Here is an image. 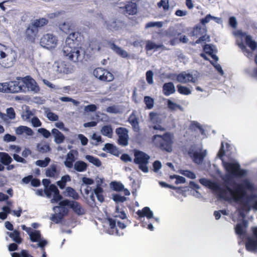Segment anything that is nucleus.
Returning a JSON list of instances; mask_svg holds the SVG:
<instances>
[{
    "instance_id": "nucleus-21",
    "label": "nucleus",
    "mask_w": 257,
    "mask_h": 257,
    "mask_svg": "<svg viewBox=\"0 0 257 257\" xmlns=\"http://www.w3.org/2000/svg\"><path fill=\"white\" fill-rule=\"evenodd\" d=\"M245 248L249 251H254L257 250V240L252 237H248L245 242Z\"/></svg>"
},
{
    "instance_id": "nucleus-59",
    "label": "nucleus",
    "mask_w": 257,
    "mask_h": 257,
    "mask_svg": "<svg viewBox=\"0 0 257 257\" xmlns=\"http://www.w3.org/2000/svg\"><path fill=\"white\" fill-rule=\"evenodd\" d=\"M113 199L116 202H123L126 200V198L120 195L115 194L113 195Z\"/></svg>"
},
{
    "instance_id": "nucleus-19",
    "label": "nucleus",
    "mask_w": 257,
    "mask_h": 257,
    "mask_svg": "<svg viewBox=\"0 0 257 257\" xmlns=\"http://www.w3.org/2000/svg\"><path fill=\"white\" fill-rule=\"evenodd\" d=\"M60 174V171L57 170V165L52 164L46 170L45 174L47 177L51 178H56Z\"/></svg>"
},
{
    "instance_id": "nucleus-13",
    "label": "nucleus",
    "mask_w": 257,
    "mask_h": 257,
    "mask_svg": "<svg viewBox=\"0 0 257 257\" xmlns=\"http://www.w3.org/2000/svg\"><path fill=\"white\" fill-rule=\"evenodd\" d=\"M115 132L118 137V144L122 146H127L129 138L127 130L125 127H120L116 129Z\"/></svg>"
},
{
    "instance_id": "nucleus-15",
    "label": "nucleus",
    "mask_w": 257,
    "mask_h": 257,
    "mask_svg": "<svg viewBox=\"0 0 257 257\" xmlns=\"http://www.w3.org/2000/svg\"><path fill=\"white\" fill-rule=\"evenodd\" d=\"M176 80L178 82L184 84L189 82L195 83L197 80V78L194 77L193 75L190 73L183 72L177 75Z\"/></svg>"
},
{
    "instance_id": "nucleus-36",
    "label": "nucleus",
    "mask_w": 257,
    "mask_h": 257,
    "mask_svg": "<svg viewBox=\"0 0 257 257\" xmlns=\"http://www.w3.org/2000/svg\"><path fill=\"white\" fill-rule=\"evenodd\" d=\"M70 181V176L69 175H65L61 177L60 181L57 182V184L61 189H63L66 186L67 182Z\"/></svg>"
},
{
    "instance_id": "nucleus-26",
    "label": "nucleus",
    "mask_w": 257,
    "mask_h": 257,
    "mask_svg": "<svg viewBox=\"0 0 257 257\" xmlns=\"http://www.w3.org/2000/svg\"><path fill=\"white\" fill-rule=\"evenodd\" d=\"M75 161V158L73 154V151H71L66 156V160L64 161V165L68 168H72L73 166V163Z\"/></svg>"
},
{
    "instance_id": "nucleus-48",
    "label": "nucleus",
    "mask_w": 257,
    "mask_h": 257,
    "mask_svg": "<svg viewBox=\"0 0 257 257\" xmlns=\"http://www.w3.org/2000/svg\"><path fill=\"white\" fill-rule=\"evenodd\" d=\"M190 128L191 130H195V128H197L200 130L201 134H203L204 133V130L202 128V127L200 125V123L197 121H193L191 122L190 125Z\"/></svg>"
},
{
    "instance_id": "nucleus-55",
    "label": "nucleus",
    "mask_w": 257,
    "mask_h": 257,
    "mask_svg": "<svg viewBox=\"0 0 257 257\" xmlns=\"http://www.w3.org/2000/svg\"><path fill=\"white\" fill-rule=\"evenodd\" d=\"M17 138L15 136L7 134L4 136V141L6 142H15L16 141Z\"/></svg>"
},
{
    "instance_id": "nucleus-62",
    "label": "nucleus",
    "mask_w": 257,
    "mask_h": 257,
    "mask_svg": "<svg viewBox=\"0 0 257 257\" xmlns=\"http://www.w3.org/2000/svg\"><path fill=\"white\" fill-rule=\"evenodd\" d=\"M203 50L205 53L211 55L213 53V50L212 46L209 44H205L203 47Z\"/></svg>"
},
{
    "instance_id": "nucleus-57",
    "label": "nucleus",
    "mask_w": 257,
    "mask_h": 257,
    "mask_svg": "<svg viewBox=\"0 0 257 257\" xmlns=\"http://www.w3.org/2000/svg\"><path fill=\"white\" fill-rule=\"evenodd\" d=\"M212 19H217V17L212 16L210 14L207 15L204 18L201 19L200 23L202 25L208 23Z\"/></svg>"
},
{
    "instance_id": "nucleus-37",
    "label": "nucleus",
    "mask_w": 257,
    "mask_h": 257,
    "mask_svg": "<svg viewBox=\"0 0 257 257\" xmlns=\"http://www.w3.org/2000/svg\"><path fill=\"white\" fill-rule=\"evenodd\" d=\"M103 189L101 187L100 185L98 184L96 188L94 190L95 194L98 201L100 202H102L104 200V196L102 195Z\"/></svg>"
},
{
    "instance_id": "nucleus-46",
    "label": "nucleus",
    "mask_w": 257,
    "mask_h": 257,
    "mask_svg": "<svg viewBox=\"0 0 257 257\" xmlns=\"http://www.w3.org/2000/svg\"><path fill=\"white\" fill-rule=\"evenodd\" d=\"M38 150L41 153H46L49 152L51 150L50 147L49 145L44 144L40 145L38 144L37 146Z\"/></svg>"
},
{
    "instance_id": "nucleus-11",
    "label": "nucleus",
    "mask_w": 257,
    "mask_h": 257,
    "mask_svg": "<svg viewBox=\"0 0 257 257\" xmlns=\"http://www.w3.org/2000/svg\"><path fill=\"white\" fill-rule=\"evenodd\" d=\"M59 205L64 207L69 206L70 208L72 209L73 211L78 215H83L85 213V210L82 207L80 204L75 201H70L68 199H65L60 201Z\"/></svg>"
},
{
    "instance_id": "nucleus-30",
    "label": "nucleus",
    "mask_w": 257,
    "mask_h": 257,
    "mask_svg": "<svg viewBox=\"0 0 257 257\" xmlns=\"http://www.w3.org/2000/svg\"><path fill=\"white\" fill-rule=\"evenodd\" d=\"M48 23L49 21L47 19L45 18H42L35 20L34 22L31 24V25L38 30V28L43 27L47 25L48 24Z\"/></svg>"
},
{
    "instance_id": "nucleus-40",
    "label": "nucleus",
    "mask_w": 257,
    "mask_h": 257,
    "mask_svg": "<svg viewBox=\"0 0 257 257\" xmlns=\"http://www.w3.org/2000/svg\"><path fill=\"white\" fill-rule=\"evenodd\" d=\"M85 158L90 163L93 164L97 167H99L101 165V161L97 158L91 155H86Z\"/></svg>"
},
{
    "instance_id": "nucleus-5",
    "label": "nucleus",
    "mask_w": 257,
    "mask_h": 257,
    "mask_svg": "<svg viewBox=\"0 0 257 257\" xmlns=\"http://www.w3.org/2000/svg\"><path fill=\"white\" fill-rule=\"evenodd\" d=\"M134 162L139 165V168L142 172L147 173L149 171L148 164L149 162L150 157L145 152L137 150L134 153Z\"/></svg>"
},
{
    "instance_id": "nucleus-49",
    "label": "nucleus",
    "mask_w": 257,
    "mask_h": 257,
    "mask_svg": "<svg viewBox=\"0 0 257 257\" xmlns=\"http://www.w3.org/2000/svg\"><path fill=\"white\" fill-rule=\"evenodd\" d=\"M46 116L51 121H57L59 119L57 114L50 111H46Z\"/></svg>"
},
{
    "instance_id": "nucleus-16",
    "label": "nucleus",
    "mask_w": 257,
    "mask_h": 257,
    "mask_svg": "<svg viewBox=\"0 0 257 257\" xmlns=\"http://www.w3.org/2000/svg\"><path fill=\"white\" fill-rule=\"evenodd\" d=\"M38 34V30L30 25L25 32V37L27 41L31 43H34Z\"/></svg>"
},
{
    "instance_id": "nucleus-32",
    "label": "nucleus",
    "mask_w": 257,
    "mask_h": 257,
    "mask_svg": "<svg viewBox=\"0 0 257 257\" xmlns=\"http://www.w3.org/2000/svg\"><path fill=\"white\" fill-rule=\"evenodd\" d=\"M100 132L102 135L109 138H112L113 136V131L111 125H105L103 126Z\"/></svg>"
},
{
    "instance_id": "nucleus-35",
    "label": "nucleus",
    "mask_w": 257,
    "mask_h": 257,
    "mask_svg": "<svg viewBox=\"0 0 257 257\" xmlns=\"http://www.w3.org/2000/svg\"><path fill=\"white\" fill-rule=\"evenodd\" d=\"M101 43L95 38L91 39L89 43V46L92 50L99 51L101 48Z\"/></svg>"
},
{
    "instance_id": "nucleus-53",
    "label": "nucleus",
    "mask_w": 257,
    "mask_h": 257,
    "mask_svg": "<svg viewBox=\"0 0 257 257\" xmlns=\"http://www.w3.org/2000/svg\"><path fill=\"white\" fill-rule=\"evenodd\" d=\"M171 178H176L175 184H178L181 183H184L186 181V179L184 177L178 175H173L171 176Z\"/></svg>"
},
{
    "instance_id": "nucleus-2",
    "label": "nucleus",
    "mask_w": 257,
    "mask_h": 257,
    "mask_svg": "<svg viewBox=\"0 0 257 257\" xmlns=\"http://www.w3.org/2000/svg\"><path fill=\"white\" fill-rule=\"evenodd\" d=\"M81 36L78 32L70 33L63 48L64 55L70 61L77 62L83 59L84 52L81 43Z\"/></svg>"
},
{
    "instance_id": "nucleus-58",
    "label": "nucleus",
    "mask_w": 257,
    "mask_h": 257,
    "mask_svg": "<svg viewBox=\"0 0 257 257\" xmlns=\"http://www.w3.org/2000/svg\"><path fill=\"white\" fill-rule=\"evenodd\" d=\"M167 103L168 108L172 110H175L177 108H179L180 107L179 105L174 103L170 100H168Z\"/></svg>"
},
{
    "instance_id": "nucleus-38",
    "label": "nucleus",
    "mask_w": 257,
    "mask_h": 257,
    "mask_svg": "<svg viewBox=\"0 0 257 257\" xmlns=\"http://www.w3.org/2000/svg\"><path fill=\"white\" fill-rule=\"evenodd\" d=\"M58 27L59 29L65 33H68L71 30L72 26L68 22H64L59 24Z\"/></svg>"
},
{
    "instance_id": "nucleus-39",
    "label": "nucleus",
    "mask_w": 257,
    "mask_h": 257,
    "mask_svg": "<svg viewBox=\"0 0 257 257\" xmlns=\"http://www.w3.org/2000/svg\"><path fill=\"white\" fill-rule=\"evenodd\" d=\"M177 88L178 92L181 94L188 95L191 93L190 89L186 86L179 84L177 85Z\"/></svg>"
},
{
    "instance_id": "nucleus-33",
    "label": "nucleus",
    "mask_w": 257,
    "mask_h": 257,
    "mask_svg": "<svg viewBox=\"0 0 257 257\" xmlns=\"http://www.w3.org/2000/svg\"><path fill=\"white\" fill-rule=\"evenodd\" d=\"M161 48L162 50H167L166 47L163 44H156L151 41H148L146 43L145 49L147 51H150L154 49Z\"/></svg>"
},
{
    "instance_id": "nucleus-61",
    "label": "nucleus",
    "mask_w": 257,
    "mask_h": 257,
    "mask_svg": "<svg viewBox=\"0 0 257 257\" xmlns=\"http://www.w3.org/2000/svg\"><path fill=\"white\" fill-rule=\"evenodd\" d=\"M32 123L34 127H39L42 125V122L39 120V119L36 117L34 116L32 118Z\"/></svg>"
},
{
    "instance_id": "nucleus-63",
    "label": "nucleus",
    "mask_w": 257,
    "mask_h": 257,
    "mask_svg": "<svg viewBox=\"0 0 257 257\" xmlns=\"http://www.w3.org/2000/svg\"><path fill=\"white\" fill-rule=\"evenodd\" d=\"M132 99L133 101L136 103L138 104L140 103L142 100V97H139L136 93V89L135 88L133 91V95H132Z\"/></svg>"
},
{
    "instance_id": "nucleus-10",
    "label": "nucleus",
    "mask_w": 257,
    "mask_h": 257,
    "mask_svg": "<svg viewBox=\"0 0 257 257\" xmlns=\"http://www.w3.org/2000/svg\"><path fill=\"white\" fill-rule=\"evenodd\" d=\"M57 39L53 34H47L44 35L40 39V44L42 46L48 49L54 48L57 44Z\"/></svg>"
},
{
    "instance_id": "nucleus-22",
    "label": "nucleus",
    "mask_w": 257,
    "mask_h": 257,
    "mask_svg": "<svg viewBox=\"0 0 257 257\" xmlns=\"http://www.w3.org/2000/svg\"><path fill=\"white\" fill-rule=\"evenodd\" d=\"M163 92L165 95L169 96L175 92V86L172 82L165 83L163 86Z\"/></svg>"
},
{
    "instance_id": "nucleus-4",
    "label": "nucleus",
    "mask_w": 257,
    "mask_h": 257,
    "mask_svg": "<svg viewBox=\"0 0 257 257\" xmlns=\"http://www.w3.org/2000/svg\"><path fill=\"white\" fill-rule=\"evenodd\" d=\"M222 164L227 173L226 178L228 181H230L231 178L243 177L247 174V171L241 169L240 165L237 163L223 161Z\"/></svg>"
},
{
    "instance_id": "nucleus-3",
    "label": "nucleus",
    "mask_w": 257,
    "mask_h": 257,
    "mask_svg": "<svg viewBox=\"0 0 257 257\" xmlns=\"http://www.w3.org/2000/svg\"><path fill=\"white\" fill-rule=\"evenodd\" d=\"M174 140V134L170 132H165L162 135H154L152 138L153 143L157 148L168 153L173 150Z\"/></svg>"
},
{
    "instance_id": "nucleus-45",
    "label": "nucleus",
    "mask_w": 257,
    "mask_h": 257,
    "mask_svg": "<svg viewBox=\"0 0 257 257\" xmlns=\"http://www.w3.org/2000/svg\"><path fill=\"white\" fill-rule=\"evenodd\" d=\"M51 160L49 158L46 157L44 160H38L36 162V165L41 167H46L49 164Z\"/></svg>"
},
{
    "instance_id": "nucleus-24",
    "label": "nucleus",
    "mask_w": 257,
    "mask_h": 257,
    "mask_svg": "<svg viewBox=\"0 0 257 257\" xmlns=\"http://www.w3.org/2000/svg\"><path fill=\"white\" fill-rule=\"evenodd\" d=\"M52 134L54 137V141L57 144L62 143L65 140L64 135L57 128L52 130Z\"/></svg>"
},
{
    "instance_id": "nucleus-25",
    "label": "nucleus",
    "mask_w": 257,
    "mask_h": 257,
    "mask_svg": "<svg viewBox=\"0 0 257 257\" xmlns=\"http://www.w3.org/2000/svg\"><path fill=\"white\" fill-rule=\"evenodd\" d=\"M7 234L16 243L20 244L23 241L21 237L20 232L18 230H14L13 232H7Z\"/></svg>"
},
{
    "instance_id": "nucleus-47",
    "label": "nucleus",
    "mask_w": 257,
    "mask_h": 257,
    "mask_svg": "<svg viewBox=\"0 0 257 257\" xmlns=\"http://www.w3.org/2000/svg\"><path fill=\"white\" fill-rule=\"evenodd\" d=\"M112 188L116 191H122L124 188V186L122 184L117 182H112L111 183Z\"/></svg>"
},
{
    "instance_id": "nucleus-12",
    "label": "nucleus",
    "mask_w": 257,
    "mask_h": 257,
    "mask_svg": "<svg viewBox=\"0 0 257 257\" xmlns=\"http://www.w3.org/2000/svg\"><path fill=\"white\" fill-rule=\"evenodd\" d=\"M149 117L152 123L154 124V125L149 126L150 129L153 128L154 130H158L161 132L165 131V128L160 125L162 123V119L157 112H150Z\"/></svg>"
},
{
    "instance_id": "nucleus-64",
    "label": "nucleus",
    "mask_w": 257,
    "mask_h": 257,
    "mask_svg": "<svg viewBox=\"0 0 257 257\" xmlns=\"http://www.w3.org/2000/svg\"><path fill=\"white\" fill-rule=\"evenodd\" d=\"M78 138L80 140L81 143L83 146H85L87 144L88 140L84 135L79 134L78 135Z\"/></svg>"
},
{
    "instance_id": "nucleus-28",
    "label": "nucleus",
    "mask_w": 257,
    "mask_h": 257,
    "mask_svg": "<svg viewBox=\"0 0 257 257\" xmlns=\"http://www.w3.org/2000/svg\"><path fill=\"white\" fill-rule=\"evenodd\" d=\"M87 164L82 161H77L74 165V169L79 172H84L87 170Z\"/></svg>"
},
{
    "instance_id": "nucleus-7",
    "label": "nucleus",
    "mask_w": 257,
    "mask_h": 257,
    "mask_svg": "<svg viewBox=\"0 0 257 257\" xmlns=\"http://www.w3.org/2000/svg\"><path fill=\"white\" fill-rule=\"evenodd\" d=\"M17 80H21L22 92L37 91L39 87L36 81L30 76H26L24 77H18Z\"/></svg>"
},
{
    "instance_id": "nucleus-17",
    "label": "nucleus",
    "mask_w": 257,
    "mask_h": 257,
    "mask_svg": "<svg viewBox=\"0 0 257 257\" xmlns=\"http://www.w3.org/2000/svg\"><path fill=\"white\" fill-rule=\"evenodd\" d=\"M56 208L60 209V211L58 214H54L52 217V220L56 223H59L63 218V217L66 216L69 210L67 207H64L62 206H55L54 207V209L55 210Z\"/></svg>"
},
{
    "instance_id": "nucleus-23",
    "label": "nucleus",
    "mask_w": 257,
    "mask_h": 257,
    "mask_svg": "<svg viewBox=\"0 0 257 257\" xmlns=\"http://www.w3.org/2000/svg\"><path fill=\"white\" fill-rule=\"evenodd\" d=\"M247 224L248 222L246 220H243L241 223H237L235 227V233L239 235L244 234Z\"/></svg>"
},
{
    "instance_id": "nucleus-1",
    "label": "nucleus",
    "mask_w": 257,
    "mask_h": 257,
    "mask_svg": "<svg viewBox=\"0 0 257 257\" xmlns=\"http://www.w3.org/2000/svg\"><path fill=\"white\" fill-rule=\"evenodd\" d=\"M199 182L205 187L217 190L218 197L225 201H228L231 199L227 195L228 192L234 201L238 202L243 200L245 198H247V190L252 191L253 189V184L247 179L243 180L241 184L236 183L234 181L232 183H230L231 186L234 187L233 189L227 186L223 188H220L216 183L206 178L200 179Z\"/></svg>"
},
{
    "instance_id": "nucleus-52",
    "label": "nucleus",
    "mask_w": 257,
    "mask_h": 257,
    "mask_svg": "<svg viewBox=\"0 0 257 257\" xmlns=\"http://www.w3.org/2000/svg\"><path fill=\"white\" fill-rule=\"evenodd\" d=\"M97 109L95 104H91L84 107V110L85 112H95Z\"/></svg>"
},
{
    "instance_id": "nucleus-27",
    "label": "nucleus",
    "mask_w": 257,
    "mask_h": 257,
    "mask_svg": "<svg viewBox=\"0 0 257 257\" xmlns=\"http://www.w3.org/2000/svg\"><path fill=\"white\" fill-rule=\"evenodd\" d=\"M109 222V227L108 232L110 234H116L118 235V230L116 225V221L111 218H108L107 219Z\"/></svg>"
},
{
    "instance_id": "nucleus-43",
    "label": "nucleus",
    "mask_w": 257,
    "mask_h": 257,
    "mask_svg": "<svg viewBox=\"0 0 257 257\" xmlns=\"http://www.w3.org/2000/svg\"><path fill=\"white\" fill-rule=\"evenodd\" d=\"M30 239L32 242H37L41 239V233L39 230H34L30 234Z\"/></svg>"
},
{
    "instance_id": "nucleus-51",
    "label": "nucleus",
    "mask_w": 257,
    "mask_h": 257,
    "mask_svg": "<svg viewBox=\"0 0 257 257\" xmlns=\"http://www.w3.org/2000/svg\"><path fill=\"white\" fill-rule=\"evenodd\" d=\"M162 26L163 23L162 22H150L146 24L145 28H149L154 27L161 28Z\"/></svg>"
},
{
    "instance_id": "nucleus-31",
    "label": "nucleus",
    "mask_w": 257,
    "mask_h": 257,
    "mask_svg": "<svg viewBox=\"0 0 257 257\" xmlns=\"http://www.w3.org/2000/svg\"><path fill=\"white\" fill-rule=\"evenodd\" d=\"M13 161L11 157L7 153L0 152V162L4 165H9Z\"/></svg>"
},
{
    "instance_id": "nucleus-18",
    "label": "nucleus",
    "mask_w": 257,
    "mask_h": 257,
    "mask_svg": "<svg viewBox=\"0 0 257 257\" xmlns=\"http://www.w3.org/2000/svg\"><path fill=\"white\" fill-rule=\"evenodd\" d=\"M109 45L110 48L118 55L123 58H127L129 57V55L127 52L122 49L120 47L117 46L113 42H109Z\"/></svg>"
},
{
    "instance_id": "nucleus-60",
    "label": "nucleus",
    "mask_w": 257,
    "mask_h": 257,
    "mask_svg": "<svg viewBox=\"0 0 257 257\" xmlns=\"http://www.w3.org/2000/svg\"><path fill=\"white\" fill-rule=\"evenodd\" d=\"M38 132L42 134L45 138H48L51 136L50 132L44 128H39Z\"/></svg>"
},
{
    "instance_id": "nucleus-20",
    "label": "nucleus",
    "mask_w": 257,
    "mask_h": 257,
    "mask_svg": "<svg viewBox=\"0 0 257 257\" xmlns=\"http://www.w3.org/2000/svg\"><path fill=\"white\" fill-rule=\"evenodd\" d=\"M136 213L140 218L146 217L148 219H151L153 217V213L148 207H145L142 210H138Z\"/></svg>"
},
{
    "instance_id": "nucleus-29",
    "label": "nucleus",
    "mask_w": 257,
    "mask_h": 257,
    "mask_svg": "<svg viewBox=\"0 0 257 257\" xmlns=\"http://www.w3.org/2000/svg\"><path fill=\"white\" fill-rule=\"evenodd\" d=\"M125 12L130 15H133L137 12V6L135 3H128L125 6Z\"/></svg>"
},
{
    "instance_id": "nucleus-6",
    "label": "nucleus",
    "mask_w": 257,
    "mask_h": 257,
    "mask_svg": "<svg viewBox=\"0 0 257 257\" xmlns=\"http://www.w3.org/2000/svg\"><path fill=\"white\" fill-rule=\"evenodd\" d=\"M21 80L0 83V92L16 93L22 92Z\"/></svg>"
},
{
    "instance_id": "nucleus-41",
    "label": "nucleus",
    "mask_w": 257,
    "mask_h": 257,
    "mask_svg": "<svg viewBox=\"0 0 257 257\" xmlns=\"http://www.w3.org/2000/svg\"><path fill=\"white\" fill-rule=\"evenodd\" d=\"M128 122L132 125L133 128H139V121L138 119L134 114H131L128 119Z\"/></svg>"
},
{
    "instance_id": "nucleus-42",
    "label": "nucleus",
    "mask_w": 257,
    "mask_h": 257,
    "mask_svg": "<svg viewBox=\"0 0 257 257\" xmlns=\"http://www.w3.org/2000/svg\"><path fill=\"white\" fill-rule=\"evenodd\" d=\"M144 101L147 109H151L153 107L154 105V100L151 97L149 96H145Z\"/></svg>"
},
{
    "instance_id": "nucleus-54",
    "label": "nucleus",
    "mask_w": 257,
    "mask_h": 257,
    "mask_svg": "<svg viewBox=\"0 0 257 257\" xmlns=\"http://www.w3.org/2000/svg\"><path fill=\"white\" fill-rule=\"evenodd\" d=\"M146 80L150 84L153 83V73L152 71L149 70L146 72Z\"/></svg>"
},
{
    "instance_id": "nucleus-34",
    "label": "nucleus",
    "mask_w": 257,
    "mask_h": 257,
    "mask_svg": "<svg viewBox=\"0 0 257 257\" xmlns=\"http://www.w3.org/2000/svg\"><path fill=\"white\" fill-rule=\"evenodd\" d=\"M65 191L67 193L66 196L71 197L74 200H78L79 198L78 193L71 187H67Z\"/></svg>"
},
{
    "instance_id": "nucleus-56",
    "label": "nucleus",
    "mask_w": 257,
    "mask_h": 257,
    "mask_svg": "<svg viewBox=\"0 0 257 257\" xmlns=\"http://www.w3.org/2000/svg\"><path fill=\"white\" fill-rule=\"evenodd\" d=\"M7 113L8 117L11 119H13L16 117V113L13 107L7 108Z\"/></svg>"
},
{
    "instance_id": "nucleus-8",
    "label": "nucleus",
    "mask_w": 257,
    "mask_h": 257,
    "mask_svg": "<svg viewBox=\"0 0 257 257\" xmlns=\"http://www.w3.org/2000/svg\"><path fill=\"white\" fill-rule=\"evenodd\" d=\"M44 192L47 198H51L53 196L50 200L52 203L61 201L63 198L57 187L53 184H51L48 188H44Z\"/></svg>"
},
{
    "instance_id": "nucleus-50",
    "label": "nucleus",
    "mask_w": 257,
    "mask_h": 257,
    "mask_svg": "<svg viewBox=\"0 0 257 257\" xmlns=\"http://www.w3.org/2000/svg\"><path fill=\"white\" fill-rule=\"evenodd\" d=\"M104 148L107 150L109 153L112 154H115L117 152L116 147L114 146L112 144L107 143L104 146Z\"/></svg>"
},
{
    "instance_id": "nucleus-44",
    "label": "nucleus",
    "mask_w": 257,
    "mask_h": 257,
    "mask_svg": "<svg viewBox=\"0 0 257 257\" xmlns=\"http://www.w3.org/2000/svg\"><path fill=\"white\" fill-rule=\"evenodd\" d=\"M157 6L159 8L162 7L165 12L168 11L170 8L169 0H161L157 3Z\"/></svg>"
},
{
    "instance_id": "nucleus-9",
    "label": "nucleus",
    "mask_w": 257,
    "mask_h": 257,
    "mask_svg": "<svg viewBox=\"0 0 257 257\" xmlns=\"http://www.w3.org/2000/svg\"><path fill=\"white\" fill-rule=\"evenodd\" d=\"M93 74L96 78L102 81L111 82L114 79V76L111 72L101 67L95 68Z\"/></svg>"
},
{
    "instance_id": "nucleus-14",
    "label": "nucleus",
    "mask_w": 257,
    "mask_h": 257,
    "mask_svg": "<svg viewBox=\"0 0 257 257\" xmlns=\"http://www.w3.org/2000/svg\"><path fill=\"white\" fill-rule=\"evenodd\" d=\"M188 154L195 164H200L203 162L206 153L205 151L198 152L190 148L188 152Z\"/></svg>"
}]
</instances>
